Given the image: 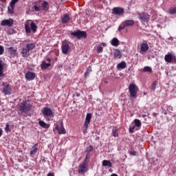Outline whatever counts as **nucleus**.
<instances>
[{"mask_svg":"<svg viewBox=\"0 0 176 176\" xmlns=\"http://www.w3.org/2000/svg\"><path fill=\"white\" fill-rule=\"evenodd\" d=\"M55 130L58 131V134H66L67 131H65V129L64 128V124L63 122H60V126L56 125L55 127Z\"/></svg>","mask_w":176,"mask_h":176,"instance_id":"obj_14","label":"nucleus"},{"mask_svg":"<svg viewBox=\"0 0 176 176\" xmlns=\"http://www.w3.org/2000/svg\"><path fill=\"white\" fill-rule=\"evenodd\" d=\"M111 14L118 17H123L124 16V8L121 7H114L111 10Z\"/></svg>","mask_w":176,"mask_h":176,"instance_id":"obj_4","label":"nucleus"},{"mask_svg":"<svg viewBox=\"0 0 176 176\" xmlns=\"http://www.w3.org/2000/svg\"><path fill=\"white\" fill-rule=\"evenodd\" d=\"M1 25L3 27H12V25H13V19H4L1 21Z\"/></svg>","mask_w":176,"mask_h":176,"instance_id":"obj_13","label":"nucleus"},{"mask_svg":"<svg viewBox=\"0 0 176 176\" xmlns=\"http://www.w3.org/2000/svg\"><path fill=\"white\" fill-rule=\"evenodd\" d=\"M34 146H38V144H36L34 145Z\"/></svg>","mask_w":176,"mask_h":176,"instance_id":"obj_55","label":"nucleus"},{"mask_svg":"<svg viewBox=\"0 0 176 176\" xmlns=\"http://www.w3.org/2000/svg\"><path fill=\"white\" fill-rule=\"evenodd\" d=\"M4 51H5V50L3 49L2 45H0V56H1V54H3Z\"/></svg>","mask_w":176,"mask_h":176,"instance_id":"obj_42","label":"nucleus"},{"mask_svg":"<svg viewBox=\"0 0 176 176\" xmlns=\"http://www.w3.org/2000/svg\"><path fill=\"white\" fill-rule=\"evenodd\" d=\"M2 134H3V131H2V129L0 128V137L2 136Z\"/></svg>","mask_w":176,"mask_h":176,"instance_id":"obj_49","label":"nucleus"},{"mask_svg":"<svg viewBox=\"0 0 176 176\" xmlns=\"http://www.w3.org/2000/svg\"><path fill=\"white\" fill-rule=\"evenodd\" d=\"M90 120H91V113H87L84 124L89 126L90 124Z\"/></svg>","mask_w":176,"mask_h":176,"instance_id":"obj_21","label":"nucleus"},{"mask_svg":"<svg viewBox=\"0 0 176 176\" xmlns=\"http://www.w3.org/2000/svg\"><path fill=\"white\" fill-rule=\"evenodd\" d=\"M104 83H106V84L107 85V83H108V81H105V82H104Z\"/></svg>","mask_w":176,"mask_h":176,"instance_id":"obj_54","label":"nucleus"},{"mask_svg":"<svg viewBox=\"0 0 176 176\" xmlns=\"http://www.w3.org/2000/svg\"><path fill=\"white\" fill-rule=\"evenodd\" d=\"M173 63H176V57L175 56H173Z\"/></svg>","mask_w":176,"mask_h":176,"instance_id":"obj_50","label":"nucleus"},{"mask_svg":"<svg viewBox=\"0 0 176 176\" xmlns=\"http://www.w3.org/2000/svg\"><path fill=\"white\" fill-rule=\"evenodd\" d=\"M89 128V125H86L84 124V126H83V129H82V133L84 134H86V133H87V129Z\"/></svg>","mask_w":176,"mask_h":176,"instance_id":"obj_38","label":"nucleus"},{"mask_svg":"<svg viewBox=\"0 0 176 176\" xmlns=\"http://www.w3.org/2000/svg\"><path fill=\"white\" fill-rule=\"evenodd\" d=\"M88 159H90V157H89V155H87L83 160V162H85V164H89V163L87 162Z\"/></svg>","mask_w":176,"mask_h":176,"instance_id":"obj_43","label":"nucleus"},{"mask_svg":"<svg viewBox=\"0 0 176 176\" xmlns=\"http://www.w3.org/2000/svg\"><path fill=\"white\" fill-rule=\"evenodd\" d=\"M134 129H135V125L129 126V133H134Z\"/></svg>","mask_w":176,"mask_h":176,"instance_id":"obj_40","label":"nucleus"},{"mask_svg":"<svg viewBox=\"0 0 176 176\" xmlns=\"http://www.w3.org/2000/svg\"><path fill=\"white\" fill-rule=\"evenodd\" d=\"M162 113H164V115H167V113H168V111L167 109L166 110L163 109Z\"/></svg>","mask_w":176,"mask_h":176,"instance_id":"obj_46","label":"nucleus"},{"mask_svg":"<svg viewBox=\"0 0 176 176\" xmlns=\"http://www.w3.org/2000/svg\"><path fill=\"white\" fill-rule=\"evenodd\" d=\"M138 17L142 23H148L151 20V15L146 12H138Z\"/></svg>","mask_w":176,"mask_h":176,"instance_id":"obj_7","label":"nucleus"},{"mask_svg":"<svg viewBox=\"0 0 176 176\" xmlns=\"http://www.w3.org/2000/svg\"><path fill=\"white\" fill-rule=\"evenodd\" d=\"M35 47V43H27L25 47H23L21 52L23 57H30V52H31V50H34Z\"/></svg>","mask_w":176,"mask_h":176,"instance_id":"obj_2","label":"nucleus"},{"mask_svg":"<svg viewBox=\"0 0 176 176\" xmlns=\"http://www.w3.org/2000/svg\"><path fill=\"white\" fill-rule=\"evenodd\" d=\"M76 97H80V94L76 93Z\"/></svg>","mask_w":176,"mask_h":176,"instance_id":"obj_51","label":"nucleus"},{"mask_svg":"<svg viewBox=\"0 0 176 176\" xmlns=\"http://www.w3.org/2000/svg\"><path fill=\"white\" fill-rule=\"evenodd\" d=\"M126 67H127V64L124 61H122L117 65L118 69H124Z\"/></svg>","mask_w":176,"mask_h":176,"instance_id":"obj_22","label":"nucleus"},{"mask_svg":"<svg viewBox=\"0 0 176 176\" xmlns=\"http://www.w3.org/2000/svg\"><path fill=\"white\" fill-rule=\"evenodd\" d=\"M114 58H122V52H120V50H116L114 52Z\"/></svg>","mask_w":176,"mask_h":176,"instance_id":"obj_28","label":"nucleus"},{"mask_svg":"<svg viewBox=\"0 0 176 176\" xmlns=\"http://www.w3.org/2000/svg\"><path fill=\"white\" fill-rule=\"evenodd\" d=\"M164 60L166 63H173V60H174V55L168 53L165 55Z\"/></svg>","mask_w":176,"mask_h":176,"instance_id":"obj_19","label":"nucleus"},{"mask_svg":"<svg viewBox=\"0 0 176 176\" xmlns=\"http://www.w3.org/2000/svg\"><path fill=\"white\" fill-rule=\"evenodd\" d=\"M19 2V0H12L10 3V6L8 8V13L9 14H13L14 13V6Z\"/></svg>","mask_w":176,"mask_h":176,"instance_id":"obj_10","label":"nucleus"},{"mask_svg":"<svg viewBox=\"0 0 176 176\" xmlns=\"http://www.w3.org/2000/svg\"><path fill=\"white\" fill-rule=\"evenodd\" d=\"M8 52L11 54V56H16L17 54V50L13 47H10L8 48Z\"/></svg>","mask_w":176,"mask_h":176,"instance_id":"obj_23","label":"nucleus"},{"mask_svg":"<svg viewBox=\"0 0 176 176\" xmlns=\"http://www.w3.org/2000/svg\"><path fill=\"white\" fill-rule=\"evenodd\" d=\"M32 108V105H31L30 102L27 101H23L19 104L18 113L19 115H23V113H27V112H30V111H31Z\"/></svg>","mask_w":176,"mask_h":176,"instance_id":"obj_1","label":"nucleus"},{"mask_svg":"<svg viewBox=\"0 0 176 176\" xmlns=\"http://www.w3.org/2000/svg\"><path fill=\"white\" fill-rule=\"evenodd\" d=\"M111 45H112V46H115L116 47L119 46V40L116 38H113L111 41Z\"/></svg>","mask_w":176,"mask_h":176,"instance_id":"obj_27","label":"nucleus"},{"mask_svg":"<svg viewBox=\"0 0 176 176\" xmlns=\"http://www.w3.org/2000/svg\"><path fill=\"white\" fill-rule=\"evenodd\" d=\"M113 137H119V133H118V129L114 128L112 130Z\"/></svg>","mask_w":176,"mask_h":176,"instance_id":"obj_34","label":"nucleus"},{"mask_svg":"<svg viewBox=\"0 0 176 176\" xmlns=\"http://www.w3.org/2000/svg\"><path fill=\"white\" fill-rule=\"evenodd\" d=\"M36 77V74L32 72H28L25 75V79H27V80H34V79H35Z\"/></svg>","mask_w":176,"mask_h":176,"instance_id":"obj_15","label":"nucleus"},{"mask_svg":"<svg viewBox=\"0 0 176 176\" xmlns=\"http://www.w3.org/2000/svg\"><path fill=\"white\" fill-rule=\"evenodd\" d=\"M3 93L6 96H10L12 94V87H10V85H6L3 89Z\"/></svg>","mask_w":176,"mask_h":176,"instance_id":"obj_18","label":"nucleus"},{"mask_svg":"<svg viewBox=\"0 0 176 176\" xmlns=\"http://www.w3.org/2000/svg\"><path fill=\"white\" fill-rule=\"evenodd\" d=\"M69 49H71V47H69V44H68L67 42L63 43L62 52L63 54H67L68 52L69 51Z\"/></svg>","mask_w":176,"mask_h":176,"instance_id":"obj_16","label":"nucleus"},{"mask_svg":"<svg viewBox=\"0 0 176 176\" xmlns=\"http://www.w3.org/2000/svg\"><path fill=\"white\" fill-rule=\"evenodd\" d=\"M43 115L45 119H47L49 116H53V111H52L50 108L44 107L43 109Z\"/></svg>","mask_w":176,"mask_h":176,"instance_id":"obj_12","label":"nucleus"},{"mask_svg":"<svg viewBox=\"0 0 176 176\" xmlns=\"http://www.w3.org/2000/svg\"><path fill=\"white\" fill-rule=\"evenodd\" d=\"M93 151V146H89L87 150H86V152L87 153H90V152H92Z\"/></svg>","mask_w":176,"mask_h":176,"instance_id":"obj_39","label":"nucleus"},{"mask_svg":"<svg viewBox=\"0 0 176 176\" xmlns=\"http://www.w3.org/2000/svg\"><path fill=\"white\" fill-rule=\"evenodd\" d=\"M135 126V127H141V120L138 119L134 120Z\"/></svg>","mask_w":176,"mask_h":176,"instance_id":"obj_33","label":"nucleus"},{"mask_svg":"<svg viewBox=\"0 0 176 176\" xmlns=\"http://www.w3.org/2000/svg\"><path fill=\"white\" fill-rule=\"evenodd\" d=\"M36 152H38V148L35 147L32 151H30V156H34Z\"/></svg>","mask_w":176,"mask_h":176,"instance_id":"obj_37","label":"nucleus"},{"mask_svg":"<svg viewBox=\"0 0 176 176\" xmlns=\"http://www.w3.org/2000/svg\"><path fill=\"white\" fill-rule=\"evenodd\" d=\"M102 164L103 167H112V162L109 160H104Z\"/></svg>","mask_w":176,"mask_h":176,"instance_id":"obj_24","label":"nucleus"},{"mask_svg":"<svg viewBox=\"0 0 176 176\" xmlns=\"http://www.w3.org/2000/svg\"><path fill=\"white\" fill-rule=\"evenodd\" d=\"M3 76V65L0 63V78Z\"/></svg>","mask_w":176,"mask_h":176,"instance_id":"obj_35","label":"nucleus"},{"mask_svg":"<svg viewBox=\"0 0 176 176\" xmlns=\"http://www.w3.org/2000/svg\"><path fill=\"white\" fill-rule=\"evenodd\" d=\"M49 5V3L47 1H43L42 3V8L43 10H48L49 8H47V6Z\"/></svg>","mask_w":176,"mask_h":176,"instance_id":"obj_31","label":"nucleus"},{"mask_svg":"<svg viewBox=\"0 0 176 176\" xmlns=\"http://www.w3.org/2000/svg\"><path fill=\"white\" fill-rule=\"evenodd\" d=\"M47 176H54V173H49Z\"/></svg>","mask_w":176,"mask_h":176,"instance_id":"obj_48","label":"nucleus"},{"mask_svg":"<svg viewBox=\"0 0 176 176\" xmlns=\"http://www.w3.org/2000/svg\"><path fill=\"white\" fill-rule=\"evenodd\" d=\"M169 14H176V7H171L168 10Z\"/></svg>","mask_w":176,"mask_h":176,"instance_id":"obj_32","label":"nucleus"},{"mask_svg":"<svg viewBox=\"0 0 176 176\" xmlns=\"http://www.w3.org/2000/svg\"><path fill=\"white\" fill-rule=\"evenodd\" d=\"M134 24L135 22L133 20H126L123 21L118 27V31H122V30H124L126 27H133Z\"/></svg>","mask_w":176,"mask_h":176,"instance_id":"obj_9","label":"nucleus"},{"mask_svg":"<svg viewBox=\"0 0 176 176\" xmlns=\"http://www.w3.org/2000/svg\"><path fill=\"white\" fill-rule=\"evenodd\" d=\"M89 171V164H86V161H83L78 167V174L83 175Z\"/></svg>","mask_w":176,"mask_h":176,"instance_id":"obj_6","label":"nucleus"},{"mask_svg":"<svg viewBox=\"0 0 176 176\" xmlns=\"http://www.w3.org/2000/svg\"><path fill=\"white\" fill-rule=\"evenodd\" d=\"M9 127H10L9 124H6V128H5V131H6V133H8V131H10V129Z\"/></svg>","mask_w":176,"mask_h":176,"instance_id":"obj_41","label":"nucleus"},{"mask_svg":"<svg viewBox=\"0 0 176 176\" xmlns=\"http://www.w3.org/2000/svg\"><path fill=\"white\" fill-rule=\"evenodd\" d=\"M70 35L75 36L77 39H80L81 38L86 39L87 38V33L80 30H78L76 32H72Z\"/></svg>","mask_w":176,"mask_h":176,"instance_id":"obj_5","label":"nucleus"},{"mask_svg":"<svg viewBox=\"0 0 176 176\" xmlns=\"http://www.w3.org/2000/svg\"><path fill=\"white\" fill-rule=\"evenodd\" d=\"M138 87H137V85H135V84L132 83L130 84L129 86V94L131 96V97H137V93H138Z\"/></svg>","mask_w":176,"mask_h":176,"instance_id":"obj_8","label":"nucleus"},{"mask_svg":"<svg viewBox=\"0 0 176 176\" xmlns=\"http://www.w3.org/2000/svg\"><path fill=\"white\" fill-rule=\"evenodd\" d=\"M130 155H131V156H135V155H137V152H136V151H132V152L130 153Z\"/></svg>","mask_w":176,"mask_h":176,"instance_id":"obj_47","label":"nucleus"},{"mask_svg":"<svg viewBox=\"0 0 176 176\" xmlns=\"http://www.w3.org/2000/svg\"><path fill=\"white\" fill-rule=\"evenodd\" d=\"M25 30L26 34H30L31 31H32L33 34H35L36 31H38V26L34 22H31L30 27V25H28V23H26L25 25Z\"/></svg>","mask_w":176,"mask_h":176,"instance_id":"obj_3","label":"nucleus"},{"mask_svg":"<svg viewBox=\"0 0 176 176\" xmlns=\"http://www.w3.org/2000/svg\"><path fill=\"white\" fill-rule=\"evenodd\" d=\"M153 116L155 118V116H156V113H153Z\"/></svg>","mask_w":176,"mask_h":176,"instance_id":"obj_53","label":"nucleus"},{"mask_svg":"<svg viewBox=\"0 0 176 176\" xmlns=\"http://www.w3.org/2000/svg\"><path fill=\"white\" fill-rule=\"evenodd\" d=\"M34 10H35L36 12H39V10H41L39 9V7H38L37 6H34Z\"/></svg>","mask_w":176,"mask_h":176,"instance_id":"obj_44","label":"nucleus"},{"mask_svg":"<svg viewBox=\"0 0 176 176\" xmlns=\"http://www.w3.org/2000/svg\"><path fill=\"white\" fill-rule=\"evenodd\" d=\"M166 110L168 111V112H170V111H173V107L168 106Z\"/></svg>","mask_w":176,"mask_h":176,"instance_id":"obj_45","label":"nucleus"},{"mask_svg":"<svg viewBox=\"0 0 176 176\" xmlns=\"http://www.w3.org/2000/svg\"><path fill=\"white\" fill-rule=\"evenodd\" d=\"M158 85V82L157 81H155L153 85H152V87H151V90H153V91H155V90H156V87Z\"/></svg>","mask_w":176,"mask_h":176,"instance_id":"obj_36","label":"nucleus"},{"mask_svg":"<svg viewBox=\"0 0 176 176\" xmlns=\"http://www.w3.org/2000/svg\"><path fill=\"white\" fill-rule=\"evenodd\" d=\"M91 66H89L87 69V70H86V72H85V78H87V76H89V75H90V72H91Z\"/></svg>","mask_w":176,"mask_h":176,"instance_id":"obj_30","label":"nucleus"},{"mask_svg":"<svg viewBox=\"0 0 176 176\" xmlns=\"http://www.w3.org/2000/svg\"><path fill=\"white\" fill-rule=\"evenodd\" d=\"M143 72H148L149 74H152V68L151 67L146 66L143 69Z\"/></svg>","mask_w":176,"mask_h":176,"instance_id":"obj_29","label":"nucleus"},{"mask_svg":"<svg viewBox=\"0 0 176 176\" xmlns=\"http://www.w3.org/2000/svg\"><path fill=\"white\" fill-rule=\"evenodd\" d=\"M149 50V45L146 43H142L140 44V53H146Z\"/></svg>","mask_w":176,"mask_h":176,"instance_id":"obj_17","label":"nucleus"},{"mask_svg":"<svg viewBox=\"0 0 176 176\" xmlns=\"http://www.w3.org/2000/svg\"><path fill=\"white\" fill-rule=\"evenodd\" d=\"M38 124L41 127H43V129H49L50 127L49 124H46V122L43 120L38 121Z\"/></svg>","mask_w":176,"mask_h":176,"instance_id":"obj_26","label":"nucleus"},{"mask_svg":"<svg viewBox=\"0 0 176 176\" xmlns=\"http://www.w3.org/2000/svg\"><path fill=\"white\" fill-rule=\"evenodd\" d=\"M70 19L69 15H68V14H65L61 18V22L63 24H67V23L69 21Z\"/></svg>","mask_w":176,"mask_h":176,"instance_id":"obj_20","label":"nucleus"},{"mask_svg":"<svg viewBox=\"0 0 176 176\" xmlns=\"http://www.w3.org/2000/svg\"><path fill=\"white\" fill-rule=\"evenodd\" d=\"M50 63H52V59L50 58H47L46 60H43L41 64V69H47L49 67L52 65Z\"/></svg>","mask_w":176,"mask_h":176,"instance_id":"obj_11","label":"nucleus"},{"mask_svg":"<svg viewBox=\"0 0 176 176\" xmlns=\"http://www.w3.org/2000/svg\"><path fill=\"white\" fill-rule=\"evenodd\" d=\"M100 45H99L97 47L98 53H102V50H103L104 47H105V46H107V43H102Z\"/></svg>","mask_w":176,"mask_h":176,"instance_id":"obj_25","label":"nucleus"},{"mask_svg":"<svg viewBox=\"0 0 176 176\" xmlns=\"http://www.w3.org/2000/svg\"><path fill=\"white\" fill-rule=\"evenodd\" d=\"M111 176H118V175L113 173Z\"/></svg>","mask_w":176,"mask_h":176,"instance_id":"obj_52","label":"nucleus"}]
</instances>
